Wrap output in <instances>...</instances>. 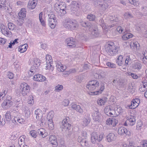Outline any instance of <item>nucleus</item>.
I'll return each mask as SVG.
<instances>
[{
  "label": "nucleus",
  "mask_w": 147,
  "mask_h": 147,
  "mask_svg": "<svg viewBox=\"0 0 147 147\" xmlns=\"http://www.w3.org/2000/svg\"><path fill=\"white\" fill-rule=\"evenodd\" d=\"M106 51L110 55L114 56L117 54L119 48L118 46H116L114 43L112 42H108L105 46Z\"/></svg>",
  "instance_id": "nucleus-1"
},
{
  "label": "nucleus",
  "mask_w": 147,
  "mask_h": 147,
  "mask_svg": "<svg viewBox=\"0 0 147 147\" xmlns=\"http://www.w3.org/2000/svg\"><path fill=\"white\" fill-rule=\"evenodd\" d=\"M63 25L65 28L71 30H77L79 27L78 23L76 20L70 19L66 20Z\"/></svg>",
  "instance_id": "nucleus-2"
},
{
  "label": "nucleus",
  "mask_w": 147,
  "mask_h": 147,
  "mask_svg": "<svg viewBox=\"0 0 147 147\" xmlns=\"http://www.w3.org/2000/svg\"><path fill=\"white\" fill-rule=\"evenodd\" d=\"M55 10L60 17H62L66 13L65 4L64 3L60 2L59 3H56L55 4Z\"/></svg>",
  "instance_id": "nucleus-3"
},
{
  "label": "nucleus",
  "mask_w": 147,
  "mask_h": 147,
  "mask_svg": "<svg viewBox=\"0 0 147 147\" xmlns=\"http://www.w3.org/2000/svg\"><path fill=\"white\" fill-rule=\"evenodd\" d=\"M30 89L29 86L26 83H22L20 86V91L24 96L29 93Z\"/></svg>",
  "instance_id": "nucleus-4"
},
{
  "label": "nucleus",
  "mask_w": 147,
  "mask_h": 147,
  "mask_svg": "<svg viewBox=\"0 0 147 147\" xmlns=\"http://www.w3.org/2000/svg\"><path fill=\"white\" fill-rule=\"evenodd\" d=\"M99 86V82L97 80H93L90 81L86 86L89 90H93L98 88Z\"/></svg>",
  "instance_id": "nucleus-5"
},
{
  "label": "nucleus",
  "mask_w": 147,
  "mask_h": 147,
  "mask_svg": "<svg viewBox=\"0 0 147 147\" xmlns=\"http://www.w3.org/2000/svg\"><path fill=\"white\" fill-rule=\"evenodd\" d=\"M69 119L68 117L66 118L65 119H64L63 120L62 122L61 123V127L63 131H65L66 132L69 131V130L70 128L71 125L70 124L68 123L67 121Z\"/></svg>",
  "instance_id": "nucleus-6"
},
{
  "label": "nucleus",
  "mask_w": 147,
  "mask_h": 147,
  "mask_svg": "<svg viewBox=\"0 0 147 147\" xmlns=\"http://www.w3.org/2000/svg\"><path fill=\"white\" fill-rule=\"evenodd\" d=\"M91 141L92 143H95V142H99L100 139V135L97 134L96 132H93L91 135Z\"/></svg>",
  "instance_id": "nucleus-7"
},
{
  "label": "nucleus",
  "mask_w": 147,
  "mask_h": 147,
  "mask_svg": "<svg viewBox=\"0 0 147 147\" xmlns=\"http://www.w3.org/2000/svg\"><path fill=\"white\" fill-rule=\"evenodd\" d=\"M140 103V99L138 98L133 99L131 101L130 105L129 106L130 109H134L137 107Z\"/></svg>",
  "instance_id": "nucleus-8"
},
{
  "label": "nucleus",
  "mask_w": 147,
  "mask_h": 147,
  "mask_svg": "<svg viewBox=\"0 0 147 147\" xmlns=\"http://www.w3.org/2000/svg\"><path fill=\"white\" fill-rule=\"evenodd\" d=\"M118 134L121 135L126 134V135H129L130 134V132L124 127H121L119 128L118 131Z\"/></svg>",
  "instance_id": "nucleus-9"
},
{
  "label": "nucleus",
  "mask_w": 147,
  "mask_h": 147,
  "mask_svg": "<svg viewBox=\"0 0 147 147\" xmlns=\"http://www.w3.org/2000/svg\"><path fill=\"white\" fill-rule=\"evenodd\" d=\"M110 106L106 107L104 109V112L106 115L109 116L114 117V110L111 109Z\"/></svg>",
  "instance_id": "nucleus-10"
},
{
  "label": "nucleus",
  "mask_w": 147,
  "mask_h": 147,
  "mask_svg": "<svg viewBox=\"0 0 147 147\" xmlns=\"http://www.w3.org/2000/svg\"><path fill=\"white\" fill-rule=\"evenodd\" d=\"M66 42L68 46L74 48L76 47V42L73 38H67Z\"/></svg>",
  "instance_id": "nucleus-11"
},
{
  "label": "nucleus",
  "mask_w": 147,
  "mask_h": 147,
  "mask_svg": "<svg viewBox=\"0 0 147 147\" xmlns=\"http://www.w3.org/2000/svg\"><path fill=\"white\" fill-rule=\"evenodd\" d=\"M78 141L80 142L82 147H88L89 146L88 141L86 139H81L80 137H78Z\"/></svg>",
  "instance_id": "nucleus-12"
},
{
  "label": "nucleus",
  "mask_w": 147,
  "mask_h": 147,
  "mask_svg": "<svg viewBox=\"0 0 147 147\" xmlns=\"http://www.w3.org/2000/svg\"><path fill=\"white\" fill-rule=\"evenodd\" d=\"M100 113L98 112V110L95 111L92 114V116L93 119L96 121H100Z\"/></svg>",
  "instance_id": "nucleus-13"
},
{
  "label": "nucleus",
  "mask_w": 147,
  "mask_h": 147,
  "mask_svg": "<svg viewBox=\"0 0 147 147\" xmlns=\"http://www.w3.org/2000/svg\"><path fill=\"white\" fill-rule=\"evenodd\" d=\"M49 140L51 144L54 145L53 146L55 147L58 146L57 138L55 136L51 135L49 137Z\"/></svg>",
  "instance_id": "nucleus-14"
},
{
  "label": "nucleus",
  "mask_w": 147,
  "mask_h": 147,
  "mask_svg": "<svg viewBox=\"0 0 147 147\" xmlns=\"http://www.w3.org/2000/svg\"><path fill=\"white\" fill-rule=\"evenodd\" d=\"M34 80L37 81H44L46 80L45 77L40 74H38L34 75L33 77Z\"/></svg>",
  "instance_id": "nucleus-15"
},
{
  "label": "nucleus",
  "mask_w": 147,
  "mask_h": 147,
  "mask_svg": "<svg viewBox=\"0 0 147 147\" xmlns=\"http://www.w3.org/2000/svg\"><path fill=\"white\" fill-rule=\"evenodd\" d=\"M37 3V0H33L30 1L28 5V7L30 9H34L36 6Z\"/></svg>",
  "instance_id": "nucleus-16"
},
{
  "label": "nucleus",
  "mask_w": 147,
  "mask_h": 147,
  "mask_svg": "<svg viewBox=\"0 0 147 147\" xmlns=\"http://www.w3.org/2000/svg\"><path fill=\"white\" fill-rule=\"evenodd\" d=\"M106 138L108 142H111L116 139V136L114 134L110 133L106 136Z\"/></svg>",
  "instance_id": "nucleus-17"
},
{
  "label": "nucleus",
  "mask_w": 147,
  "mask_h": 147,
  "mask_svg": "<svg viewBox=\"0 0 147 147\" xmlns=\"http://www.w3.org/2000/svg\"><path fill=\"white\" fill-rule=\"evenodd\" d=\"M127 120V123L130 125H133L136 123V119L133 116H131L129 117H128Z\"/></svg>",
  "instance_id": "nucleus-18"
},
{
  "label": "nucleus",
  "mask_w": 147,
  "mask_h": 147,
  "mask_svg": "<svg viewBox=\"0 0 147 147\" xmlns=\"http://www.w3.org/2000/svg\"><path fill=\"white\" fill-rule=\"evenodd\" d=\"M79 7V5L78 2L73 1L72 2L71 9L73 11H76L78 10Z\"/></svg>",
  "instance_id": "nucleus-19"
},
{
  "label": "nucleus",
  "mask_w": 147,
  "mask_h": 147,
  "mask_svg": "<svg viewBox=\"0 0 147 147\" xmlns=\"http://www.w3.org/2000/svg\"><path fill=\"white\" fill-rule=\"evenodd\" d=\"M37 132L40 135H41L42 138H45L48 135V133L45 132V130L43 128L38 129Z\"/></svg>",
  "instance_id": "nucleus-20"
},
{
  "label": "nucleus",
  "mask_w": 147,
  "mask_h": 147,
  "mask_svg": "<svg viewBox=\"0 0 147 147\" xmlns=\"http://www.w3.org/2000/svg\"><path fill=\"white\" fill-rule=\"evenodd\" d=\"M125 29V32L124 31V32L125 33L122 36V38L124 40H126L129 38H132L133 36V35L132 34L127 33Z\"/></svg>",
  "instance_id": "nucleus-21"
},
{
  "label": "nucleus",
  "mask_w": 147,
  "mask_h": 147,
  "mask_svg": "<svg viewBox=\"0 0 147 147\" xmlns=\"http://www.w3.org/2000/svg\"><path fill=\"white\" fill-rule=\"evenodd\" d=\"M71 107L74 109L76 110L78 112L80 113H83V109L81 108L80 105L74 104L72 105Z\"/></svg>",
  "instance_id": "nucleus-22"
},
{
  "label": "nucleus",
  "mask_w": 147,
  "mask_h": 147,
  "mask_svg": "<svg viewBox=\"0 0 147 147\" xmlns=\"http://www.w3.org/2000/svg\"><path fill=\"white\" fill-rule=\"evenodd\" d=\"M80 23L82 26L84 27L90 28L92 27V24L89 22L81 21H80Z\"/></svg>",
  "instance_id": "nucleus-23"
},
{
  "label": "nucleus",
  "mask_w": 147,
  "mask_h": 147,
  "mask_svg": "<svg viewBox=\"0 0 147 147\" xmlns=\"http://www.w3.org/2000/svg\"><path fill=\"white\" fill-rule=\"evenodd\" d=\"M26 9L25 8H22L18 13L19 17L25 18L26 15Z\"/></svg>",
  "instance_id": "nucleus-24"
},
{
  "label": "nucleus",
  "mask_w": 147,
  "mask_h": 147,
  "mask_svg": "<svg viewBox=\"0 0 147 147\" xmlns=\"http://www.w3.org/2000/svg\"><path fill=\"white\" fill-rule=\"evenodd\" d=\"M12 104V102L7 99L4 101L2 104L4 106H5L7 108H9Z\"/></svg>",
  "instance_id": "nucleus-25"
},
{
  "label": "nucleus",
  "mask_w": 147,
  "mask_h": 147,
  "mask_svg": "<svg viewBox=\"0 0 147 147\" xmlns=\"http://www.w3.org/2000/svg\"><path fill=\"white\" fill-rule=\"evenodd\" d=\"M123 112V110L121 107L119 106H117L115 108L114 114H116L117 116L119 115Z\"/></svg>",
  "instance_id": "nucleus-26"
},
{
  "label": "nucleus",
  "mask_w": 147,
  "mask_h": 147,
  "mask_svg": "<svg viewBox=\"0 0 147 147\" xmlns=\"http://www.w3.org/2000/svg\"><path fill=\"white\" fill-rule=\"evenodd\" d=\"M48 21L49 22L50 27L52 28H54L56 24V19H48Z\"/></svg>",
  "instance_id": "nucleus-27"
},
{
  "label": "nucleus",
  "mask_w": 147,
  "mask_h": 147,
  "mask_svg": "<svg viewBox=\"0 0 147 147\" xmlns=\"http://www.w3.org/2000/svg\"><path fill=\"white\" fill-rule=\"evenodd\" d=\"M123 57L122 55H120L117 60L116 63L118 65L121 66L123 63Z\"/></svg>",
  "instance_id": "nucleus-28"
},
{
  "label": "nucleus",
  "mask_w": 147,
  "mask_h": 147,
  "mask_svg": "<svg viewBox=\"0 0 147 147\" xmlns=\"http://www.w3.org/2000/svg\"><path fill=\"white\" fill-rule=\"evenodd\" d=\"M90 121V120L89 119L84 118L82 119L81 124L83 126H86L89 123Z\"/></svg>",
  "instance_id": "nucleus-29"
},
{
  "label": "nucleus",
  "mask_w": 147,
  "mask_h": 147,
  "mask_svg": "<svg viewBox=\"0 0 147 147\" xmlns=\"http://www.w3.org/2000/svg\"><path fill=\"white\" fill-rule=\"evenodd\" d=\"M11 113L9 111H7L5 115V119L7 122H9L11 120Z\"/></svg>",
  "instance_id": "nucleus-30"
},
{
  "label": "nucleus",
  "mask_w": 147,
  "mask_h": 147,
  "mask_svg": "<svg viewBox=\"0 0 147 147\" xmlns=\"http://www.w3.org/2000/svg\"><path fill=\"white\" fill-rule=\"evenodd\" d=\"M124 16L125 19H130L133 18L134 16L129 12H126L124 14Z\"/></svg>",
  "instance_id": "nucleus-31"
},
{
  "label": "nucleus",
  "mask_w": 147,
  "mask_h": 147,
  "mask_svg": "<svg viewBox=\"0 0 147 147\" xmlns=\"http://www.w3.org/2000/svg\"><path fill=\"white\" fill-rule=\"evenodd\" d=\"M25 137V136H21L19 138L18 144L20 146H22V144H24L25 143L24 141Z\"/></svg>",
  "instance_id": "nucleus-32"
},
{
  "label": "nucleus",
  "mask_w": 147,
  "mask_h": 147,
  "mask_svg": "<svg viewBox=\"0 0 147 147\" xmlns=\"http://www.w3.org/2000/svg\"><path fill=\"white\" fill-rule=\"evenodd\" d=\"M133 67L134 69L139 70L141 68L142 65L140 62H138L135 63L133 66Z\"/></svg>",
  "instance_id": "nucleus-33"
},
{
  "label": "nucleus",
  "mask_w": 147,
  "mask_h": 147,
  "mask_svg": "<svg viewBox=\"0 0 147 147\" xmlns=\"http://www.w3.org/2000/svg\"><path fill=\"white\" fill-rule=\"evenodd\" d=\"M48 127L51 130H52L54 128V125L52 119L48 120Z\"/></svg>",
  "instance_id": "nucleus-34"
},
{
  "label": "nucleus",
  "mask_w": 147,
  "mask_h": 147,
  "mask_svg": "<svg viewBox=\"0 0 147 147\" xmlns=\"http://www.w3.org/2000/svg\"><path fill=\"white\" fill-rule=\"evenodd\" d=\"M25 46H26V44L20 46L18 48V51H19L20 52V53H24L26 51V49H24L25 47Z\"/></svg>",
  "instance_id": "nucleus-35"
},
{
  "label": "nucleus",
  "mask_w": 147,
  "mask_h": 147,
  "mask_svg": "<svg viewBox=\"0 0 147 147\" xmlns=\"http://www.w3.org/2000/svg\"><path fill=\"white\" fill-rule=\"evenodd\" d=\"M24 18L22 17H19L17 21V24L20 26H22L24 22Z\"/></svg>",
  "instance_id": "nucleus-36"
},
{
  "label": "nucleus",
  "mask_w": 147,
  "mask_h": 147,
  "mask_svg": "<svg viewBox=\"0 0 147 147\" xmlns=\"http://www.w3.org/2000/svg\"><path fill=\"white\" fill-rule=\"evenodd\" d=\"M112 26H108L106 25L104 23H102V27L103 29L105 30L106 31H108L111 27H112Z\"/></svg>",
  "instance_id": "nucleus-37"
},
{
  "label": "nucleus",
  "mask_w": 147,
  "mask_h": 147,
  "mask_svg": "<svg viewBox=\"0 0 147 147\" xmlns=\"http://www.w3.org/2000/svg\"><path fill=\"white\" fill-rule=\"evenodd\" d=\"M95 16L94 15L91 14L88 15L87 17V19L90 21H94L95 20Z\"/></svg>",
  "instance_id": "nucleus-38"
},
{
  "label": "nucleus",
  "mask_w": 147,
  "mask_h": 147,
  "mask_svg": "<svg viewBox=\"0 0 147 147\" xmlns=\"http://www.w3.org/2000/svg\"><path fill=\"white\" fill-rule=\"evenodd\" d=\"M131 46H133L135 47L136 49H137V48L139 46V43L137 41H134L132 42L130 44Z\"/></svg>",
  "instance_id": "nucleus-39"
},
{
  "label": "nucleus",
  "mask_w": 147,
  "mask_h": 147,
  "mask_svg": "<svg viewBox=\"0 0 147 147\" xmlns=\"http://www.w3.org/2000/svg\"><path fill=\"white\" fill-rule=\"evenodd\" d=\"M40 61L39 59H38L35 58L34 60V66H35V67H38L40 65Z\"/></svg>",
  "instance_id": "nucleus-40"
},
{
  "label": "nucleus",
  "mask_w": 147,
  "mask_h": 147,
  "mask_svg": "<svg viewBox=\"0 0 147 147\" xmlns=\"http://www.w3.org/2000/svg\"><path fill=\"white\" fill-rule=\"evenodd\" d=\"M8 26L9 29L11 30H13L16 27L15 25L11 23H9L8 24Z\"/></svg>",
  "instance_id": "nucleus-41"
},
{
  "label": "nucleus",
  "mask_w": 147,
  "mask_h": 147,
  "mask_svg": "<svg viewBox=\"0 0 147 147\" xmlns=\"http://www.w3.org/2000/svg\"><path fill=\"white\" fill-rule=\"evenodd\" d=\"M46 63H50L52 62V57L49 55H46Z\"/></svg>",
  "instance_id": "nucleus-42"
},
{
  "label": "nucleus",
  "mask_w": 147,
  "mask_h": 147,
  "mask_svg": "<svg viewBox=\"0 0 147 147\" xmlns=\"http://www.w3.org/2000/svg\"><path fill=\"white\" fill-rule=\"evenodd\" d=\"M128 90L131 94L134 93L135 89L134 87L132 85H129L128 87Z\"/></svg>",
  "instance_id": "nucleus-43"
},
{
  "label": "nucleus",
  "mask_w": 147,
  "mask_h": 147,
  "mask_svg": "<svg viewBox=\"0 0 147 147\" xmlns=\"http://www.w3.org/2000/svg\"><path fill=\"white\" fill-rule=\"evenodd\" d=\"M37 132L34 130H31L30 131V134L32 137L36 138L37 136Z\"/></svg>",
  "instance_id": "nucleus-44"
},
{
  "label": "nucleus",
  "mask_w": 147,
  "mask_h": 147,
  "mask_svg": "<svg viewBox=\"0 0 147 147\" xmlns=\"http://www.w3.org/2000/svg\"><path fill=\"white\" fill-rule=\"evenodd\" d=\"M130 3L135 6H138L139 5V2L137 0H129Z\"/></svg>",
  "instance_id": "nucleus-45"
},
{
  "label": "nucleus",
  "mask_w": 147,
  "mask_h": 147,
  "mask_svg": "<svg viewBox=\"0 0 147 147\" xmlns=\"http://www.w3.org/2000/svg\"><path fill=\"white\" fill-rule=\"evenodd\" d=\"M63 88V86L62 85H58L55 87V90L56 91H59L62 90Z\"/></svg>",
  "instance_id": "nucleus-46"
},
{
  "label": "nucleus",
  "mask_w": 147,
  "mask_h": 147,
  "mask_svg": "<svg viewBox=\"0 0 147 147\" xmlns=\"http://www.w3.org/2000/svg\"><path fill=\"white\" fill-rule=\"evenodd\" d=\"M54 115L53 113L52 112H49L47 116V118L48 119V120L52 119Z\"/></svg>",
  "instance_id": "nucleus-47"
},
{
  "label": "nucleus",
  "mask_w": 147,
  "mask_h": 147,
  "mask_svg": "<svg viewBox=\"0 0 147 147\" xmlns=\"http://www.w3.org/2000/svg\"><path fill=\"white\" fill-rule=\"evenodd\" d=\"M6 3L5 0H0V8L2 7H6L5 6V3Z\"/></svg>",
  "instance_id": "nucleus-48"
},
{
  "label": "nucleus",
  "mask_w": 147,
  "mask_h": 147,
  "mask_svg": "<svg viewBox=\"0 0 147 147\" xmlns=\"http://www.w3.org/2000/svg\"><path fill=\"white\" fill-rule=\"evenodd\" d=\"M51 63H46L47 65L46 66V69H50L53 71V67L51 65Z\"/></svg>",
  "instance_id": "nucleus-49"
},
{
  "label": "nucleus",
  "mask_w": 147,
  "mask_h": 147,
  "mask_svg": "<svg viewBox=\"0 0 147 147\" xmlns=\"http://www.w3.org/2000/svg\"><path fill=\"white\" fill-rule=\"evenodd\" d=\"M91 34L95 37H97L98 35V30L96 29H93L92 32Z\"/></svg>",
  "instance_id": "nucleus-50"
},
{
  "label": "nucleus",
  "mask_w": 147,
  "mask_h": 147,
  "mask_svg": "<svg viewBox=\"0 0 147 147\" xmlns=\"http://www.w3.org/2000/svg\"><path fill=\"white\" fill-rule=\"evenodd\" d=\"M142 125V123L141 121H138L137 124L136 129L138 130H139L141 129V127Z\"/></svg>",
  "instance_id": "nucleus-51"
},
{
  "label": "nucleus",
  "mask_w": 147,
  "mask_h": 147,
  "mask_svg": "<svg viewBox=\"0 0 147 147\" xmlns=\"http://www.w3.org/2000/svg\"><path fill=\"white\" fill-rule=\"evenodd\" d=\"M106 64L108 67L111 68H115L116 67V65L115 64L110 62H107L106 63Z\"/></svg>",
  "instance_id": "nucleus-52"
},
{
  "label": "nucleus",
  "mask_w": 147,
  "mask_h": 147,
  "mask_svg": "<svg viewBox=\"0 0 147 147\" xmlns=\"http://www.w3.org/2000/svg\"><path fill=\"white\" fill-rule=\"evenodd\" d=\"M104 1H105V2L103 4H102V8L105 9L108 8V5L107 2H106L107 1V0H104Z\"/></svg>",
  "instance_id": "nucleus-53"
},
{
  "label": "nucleus",
  "mask_w": 147,
  "mask_h": 147,
  "mask_svg": "<svg viewBox=\"0 0 147 147\" xmlns=\"http://www.w3.org/2000/svg\"><path fill=\"white\" fill-rule=\"evenodd\" d=\"M69 103V101L68 99H65L62 102V105L65 106H67Z\"/></svg>",
  "instance_id": "nucleus-54"
},
{
  "label": "nucleus",
  "mask_w": 147,
  "mask_h": 147,
  "mask_svg": "<svg viewBox=\"0 0 147 147\" xmlns=\"http://www.w3.org/2000/svg\"><path fill=\"white\" fill-rule=\"evenodd\" d=\"M57 68L59 71L61 72L63 71L65 69V67L63 66L62 65L61 66H58V67Z\"/></svg>",
  "instance_id": "nucleus-55"
},
{
  "label": "nucleus",
  "mask_w": 147,
  "mask_h": 147,
  "mask_svg": "<svg viewBox=\"0 0 147 147\" xmlns=\"http://www.w3.org/2000/svg\"><path fill=\"white\" fill-rule=\"evenodd\" d=\"M117 30L118 32H119V33H121L124 30L123 28L121 27V26H118L117 28Z\"/></svg>",
  "instance_id": "nucleus-56"
},
{
  "label": "nucleus",
  "mask_w": 147,
  "mask_h": 147,
  "mask_svg": "<svg viewBox=\"0 0 147 147\" xmlns=\"http://www.w3.org/2000/svg\"><path fill=\"white\" fill-rule=\"evenodd\" d=\"M101 87L100 88V90H98L94 92H92V95H97L98 94H100L101 93Z\"/></svg>",
  "instance_id": "nucleus-57"
},
{
  "label": "nucleus",
  "mask_w": 147,
  "mask_h": 147,
  "mask_svg": "<svg viewBox=\"0 0 147 147\" xmlns=\"http://www.w3.org/2000/svg\"><path fill=\"white\" fill-rule=\"evenodd\" d=\"M25 117L27 118H28L29 117L30 114V112L29 109H28L27 110H26L25 111Z\"/></svg>",
  "instance_id": "nucleus-58"
},
{
  "label": "nucleus",
  "mask_w": 147,
  "mask_h": 147,
  "mask_svg": "<svg viewBox=\"0 0 147 147\" xmlns=\"http://www.w3.org/2000/svg\"><path fill=\"white\" fill-rule=\"evenodd\" d=\"M112 118H109L107 120L106 123L107 125H112V122H113L112 121Z\"/></svg>",
  "instance_id": "nucleus-59"
},
{
  "label": "nucleus",
  "mask_w": 147,
  "mask_h": 147,
  "mask_svg": "<svg viewBox=\"0 0 147 147\" xmlns=\"http://www.w3.org/2000/svg\"><path fill=\"white\" fill-rule=\"evenodd\" d=\"M87 136V134L85 131H83L82 133V137H81L82 139H86Z\"/></svg>",
  "instance_id": "nucleus-60"
},
{
  "label": "nucleus",
  "mask_w": 147,
  "mask_h": 147,
  "mask_svg": "<svg viewBox=\"0 0 147 147\" xmlns=\"http://www.w3.org/2000/svg\"><path fill=\"white\" fill-rule=\"evenodd\" d=\"M89 63H88L84 64L83 66V67L84 68V70H87L89 69Z\"/></svg>",
  "instance_id": "nucleus-61"
},
{
  "label": "nucleus",
  "mask_w": 147,
  "mask_h": 147,
  "mask_svg": "<svg viewBox=\"0 0 147 147\" xmlns=\"http://www.w3.org/2000/svg\"><path fill=\"white\" fill-rule=\"evenodd\" d=\"M112 121V125L113 127H114L116 125V124L117 123V120H116V119L114 118H113Z\"/></svg>",
  "instance_id": "nucleus-62"
},
{
  "label": "nucleus",
  "mask_w": 147,
  "mask_h": 147,
  "mask_svg": "<svg viewBox=\"0 0 147 147\" xmlns=\"http://www.w3.org/2000/svg\"><path fill=\"white\" fill-rule=\"evenodd\" d=\"M7 76L10 79H12L14 77L13 74L11 72H9L8 73Z\"/></svg>",
  "instance_id": "nucleus-63"
},
{
  "label": "nucleus",
  "mask_w": 147,
  "mask_h": 147,
  "mask_svg": "<svg viewBox=\"0 0 147 147\" xmlns=\"http://www.w3.org/2000/svg\"><path fill=\"white\" fill-rule=\"evenodd\" d=\"M35 114L36 115H39V114L40 115L42 114V113L40 109H38L36 110L34 112Z\"/></svg>",
  "instance_id": "nucleus-64"
}]
</instances>
